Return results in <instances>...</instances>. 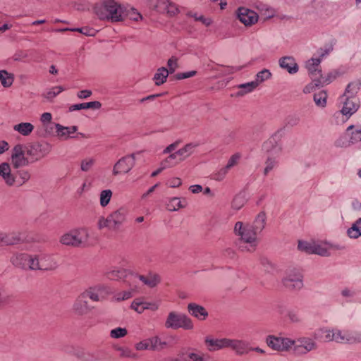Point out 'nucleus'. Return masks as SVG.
<instances>
[{
	"label": "nucleus",
	"instance_id": "nucleus-35",
	"mask_svg": "<svg viewBox=\"0 0 361 361\" xmlns=\"http://www.w3.org/2000/svg\"><path fill=\"white\" fill-rule=\"evenodd\" d=\"M13 130L23 136H27L33 131L34 126L30 123H20L15 125Z\"/></svg>",
	"mask_w": 361,
	"mask_h": 361
},
{
	"label": "nucleus",
	"instance_id": "nucleus-63",
	"mask_svg": "<svg viewBox=\"0 0 361 361\" xmlns=\"http://www.w3.org/2000/svg\"><path fill=\"white\" fill-rule=\"evenodd\" d=\"M313 82H314V84L313 83L308 84L304 87L303 92L305 94H308V93L312 92V91H314L315 87H318L322 84V80L319 79L317 81H313Z\"/></svg>",
	"mask_w": 361,
	"mask_h": 361
},
{
	"label": "nucleus",
	"instance_id": "nucleus-3",
	"mask_svg": "<svg viewBox=\"0 0 361 361\" xmlns=\"http://www.w3.org/2000/svg\"><path fill=\"white\" fill-rule=\"evenodd\" d=\"M127 211L124 208H119L106 217L100 216L97 221V227L99 230L106 229L111 232H117L121 228L126 219Z\"/></svg>",
	"mask_w": 361,
	"mask_h": 361
},
{
	"label": "nucleus",
	"instance_id": "nucleus-14",
	"mask_svg": "<svg viewBox=\"0 0 361 361\" xmlns=\"http://www.w3.org/2000/svg\"><path fill=\"white\" fill-rule=\"evenodd\" d=\"M135 154L122 157L115 164L113 169V174L116 176L122 172H129L135 166Z\"/></svg>",
	"mask_w": 361,
	"mask_h": 361
},
{
	"label": "nucleus",
	"instance_id": "nucleus-29",
	"mask_svg": "<svg viewBox=\"0 0 361 361\" xmlns=\"http://www.w3.org/2000/svg\"><path fill=\"white\" fill-rule=\"evenodd\" d=\"M228 348L235 350L237 354L242 355L247 352V343L242 340L228 338Z\"/></svg>",
	"mask_w": 361,
	"mask_h": 361
},
{
	"label": "nucleus",
	"instance_id": "nucleus-25",
	"mask_svg": "<svg viewBox=\"0 0 361 361\" xmlns=\"http://www.w3.org/2000/svg\"><path fill=\"white\" fill-rule=\"evenodd\" d=\"M188 311L191 316L199 320H204L208 317V312L206 309L194 302L188 305Z\"/></svg>",
	"mask_w": 361,
	"mask_h": 361
},
{
	"label": "nucleus",
	"instance_id": "nucleus-19",
	"mask_svg": "<svg viewBox=\"0 0 361 361\" xmlns=\"http://www.w3.org/2000/svg\"><path fill=\"white\" fill-rule=\"evenodd\" d=\"M204 345L209 352L218 351L228 348V338H215L208 336L204 338Z\"/></svg>",
	"mask_w": 361,
	"mask_h": 361
},
{
	"label": "nucleus",
	"instance_id": "nucleus-41",
	"mask_svg": "<svg viewBox=\"0 0 361 361\" xmlns=\"http://www.w3.org/2000/svg\"><path fill=\"white\" fill-rule=\"evenodd\" d=\"M186 205V201L180 200L179 197L171 198L169 203L167 204V208L170 211H176L180 208L185 207Z\"/></svg>",
	"mask_w": 361,
	"mask_h": 361
},
{
	"label": "nucleus",
	"instance_id": "nucleus-13",
	"mask_svg": "<svg viewBox=\"0 0 361 361\" xmlns=\"http://www.w3.org/2000/svg\"><path fill=\"white\" fill-rule=\"evenodd\" d=\"M340 102L343 103V106L341 111H336L334 114L335 117H339L342 115L345 116L346 118H348L351 115L355 113L359 108L357 99L355 98L341 97Z\"/></svg>",
	"mask_w": 361,
	"mask_h": 361
},
{
	"label": "nucleus",
	"instance_id": "nucleus-5",
	"mask_svg": "<svg viewBox=\"0 0 361 361\" xmlns=\"http://www.w3.org/2000/svg\"><path fill=\"white\" fill-rule=\"evenodd\" d=\"M89 233L84 228L73 229L64 233L60 238L63 245L75 247H86L88 244Z\"/></svg>",
	"mask_w": 361,
	"mask_h": 361
},
{
	"label": "nucleus",
	"instance_id": "nucleus-27",
	"mask_svg": "<svg viewBox=\"0 0 361 361\" xmlns=\"http://www.w3.org/2000/svg\"><path fill=\"white\" fill-rule=\"evenodd\" d=\"M19 241L20 238L16 233L0 231V247L16 245Z\"/></svg>",
	"mask_w": 361,
	"mask_h": 361
},
{
	"label": "nucleus",
	"instance_id": "nucleus-16",
	"mask_svg": "<svg viewBox=\"0 0 361 361\" xmlns=\"http://www.w3.org/2000/svg\"><path fill=\"white\" fill-rule=\"evenodd\" d=\"M238 19L245 26L256 23L259 16L256 12L245 7H240L236 11Z\"/></svg>",
	"mask_w": 361,
	"mask_h": 361
},
{
	"label": "nucleus",
	"instance_id": "nucleus-38",
	"mask_svg": "<svg viewBox=\"0 0 361 361\" xmlns=\"http://www.w3.org/2000/svg\"><path fill=\"white\" fill-rule=\"evenodd\" d=\"M347 233L350 238L356 239L361 235V218H359L353 224Z\"/></svg>",
	"mask_w": 361,
	"mask_h": 361
},
{
	"label": "nucleus",
	"instance_id": "nucleus-4",
	"mask_svg": "<svg viewBox=\"0 0 361 361\" xmlns=\"http://www.w3.org/2000/svg\"><path fill=\"white\" fill-rule=\"evenodd\" d=\"M235 233L240 235L241 240L246 244L245 246H240L242 250H246L247 252H253L257 245V233L252 228L251 226H244L240 221H238L234 227Z\"/></svg>",
	"mask_w": 361,
	"mask_h": 361
},
{
	"label": "nucleus",
	"instance_id": "nucleus-49",
	"mask_svg": "<svg viewBox=\"0 0 361 361\" xmlns=\"http://www.w3.org/2000/svg\"><path fill=\"white\" fill-rule=\"evenodd\" d=\"M314 244V241L307 242V241L299 240L298 245V248L300 251L305 252L308 254H313V251H314L313 245Z\"/></svg>",
	"mask_w": 361,
	"mask_h": 361
},
{
	"label": "nucleus",
	"instance_id": "nucleus-37",
	"mask_svg": "<svg viewBox=\"0 0 361 361\" xmlns=\"http://www.w3.org/2000/svg\"><path fill=\"white\" fill-rule=\"evenodd\" d=\"M130 286V290L119 292L116 294L115 298L117 300H128L133 296V293L136 292V286L133 284V281L128 282Z\"/></svg>",
	"mask_w": 361,
	"mask_h": 361
},
{
	"label": "nucleus",
	"instance_id": "nucleus-40",
	"mask_svg": "<svg viewBox=\"0 0 361 361\" xmlns=\"http://www.w3.org/2000/svg\"><path fill=\"white\" fill-rule=\"evenodd\" d=\"M257 82H255L254 80L240 84L238 86L239 91L238 92L237 94L238 96H243L245 94L252 92L255 88H257Z\"/></svg>",
	"mask_w": 361,
	"mask_h": 361
},
{
	"label": "nucleus",
	"instance_id": "nucleus-36",
	"mask_svg": "<svg viewBox=\"0 0 361 361\" xmlns=\"http://www.w3.org/2000/svg\"><path fill=\"white\" fill-rule=\"evenodd\" d=\"M169 74V71L164 67L159 68L154 74L153 80L157 85L164 84Z\"/></svg>",
	"mask_w": 361,
	"mask_h": 361
},
{
	"label": "nucleus",
	"instance_id": "nucleus-1",
	"mask_svg": "<svg viewBox=\"0 0 361 361\" xmlns=\"http://www.w3.org/2000/svg\"><path fill=\"white\" fill-rule=\"evenodd\" d=\"M94 11L100 19L113 22L122 20L124 15V8L115 0H104L95 5Z\"/></svg>",
	"mask_w": 361,
	"mask_h": 361
},
{
	"label": "nucleus",
	"instance_id": "nucleus-64",
	"mask_svg": "<svg viewBox=\"0 0 361 361\" xmlns=\"http://www.w3.org/2000/svg\"><path fill=\"white\" fill-rule=\"evenodd\" d=\"M196 74H197L196 71H188V72H185V73H177L176 75V78L178 80H183V79H186V78L193 77Z\"/></svg>",
	"mask_w": 361,
	"mask_h": 361
},
{
	"label": "nucleus",
	"instance_id": "nucleus-48",
	"mask_svg": "<svg viewBox=\"0 0 361 361\" xmlns=\"http://www.w3.org/2000/svg\"><path fill=\"white\" fill-rule=\"evenodd\" d=\"M355 128V130L351 133L350 141L353 143L360 142L361 141V126H358L355 127L354 126H350L347 130L349 131L352 129Z\"/></svg>",
	"mask_w": 361,
	"mask_h": 361
},
{
	"label": "nucleus",
	"instance_id": "nucleus-51",
	"mask_svg": "<svg viewBox=\"0 0 361 361\" xmlns=\"http://www.w3.org/2000/svg\"><path fill=\"white\" fill-rule=\"evenodd\" d=\"M116 350L119 353V356L123 358H134L136 355L127 347L118 346Z\"/></svg>",
	"mask_w": 361,
	"mask_h": 361
},
{
	"label": "nucleus",
	"instance_id": "nucleus-34",
	"mask_svg": "<svg viewBox=\"0 0 361 361\" xmlns=\"http://www.w3.org/2000/svg\"><path fill=\"white\" fill-rule=\"evenodd\" d=\"M265 224L266 214L264 212H260L255 218L253 223V226H252L251 227L255 231V233L258 234L262 231L265 226Z\"/></svg>",
	"mask_w": 361,
	"mask_h": 361
},
{
	"label": "nucleus",
	"instance_id": "nucleus-58",
	"mask_svg": "<svg viewBox=\"0 0 361 361\" xmlns=\"http://www.w3.org/2000/svg\"><path fill=\"white\" fill-rule=\"evenodd\" d=\"M229 169L225 166L224 167L219 169L216 173L213 174V179L215 180L221 181L224 179L227 175Z\"/></svg>",
	"mask_w": 361,
	"mask_h": 361
},
{
	"label": "nucleus",
	"instance_id": "nucleus-7",
	"mask_svg": "<svg viewBox=\"0 0 361 361\" xmlns=\"http://www.w3.org/2000/svg\"><path fill=\"white\" fill-rule=\"evenodd\" d=\"M303 276L301 269L293 268L286 272L283 279V284L285 287L293 290H299L303 287Z\"/></svg>",
	"mask_w": 361,
	"mask_h": 361
},
{
	"label": "nucleus",
	"instance_id": "nucleus-30",
	"mask_svg": "<svg viewBox=\"0 0 361 361\" xmlns=\"http://www.w3.org/2000/svg\"><path fill=\"white\" fill-rule=\"evenodd\" d=\"M198 145V143L190 142L185 145L183 148L177 150L176 154H178V161H183L190 157L195 152V148Z\"/></svg>",
	"mask_w": 361,
	"mask_h": 361
},
{
	"label": "nucleus",
	"instance_id": "nucleus-50",
	"mask_svg": "<svg viewBox=\"0 0 361 361\" xmlns=\"http://www.w3.org/2000/svg\"><path fill=\"white\" fill-rule=\"evenodd\" d=\"M245 202L246 200L245 195L240 193L233 198L232 202V207L235 210H238L243 207Z\"/></svg>",
	"mask_w": 361,
	"mask_h": 361
},
{
	"label": "nucleus",
	"instance_id": "nucleus-6",
	"mask_svg": "<svg viewBox=\"0 0 361 361\" xmlns=\"http://www.w3.org/2000/svg\"><path fill=\"white\" fill-rule=\"evenodd\" d=\"M165 327L167 329L192 330L194 328L192 320L186 314L177 312L169 313L165 322Z\"/></svg>",
	"mask_w": 361,
	"mask_h": 361
},
{
	"label": "nucleus",
	"instance_id": "nucleus-23",
	"mask_svg": "<svg viewBox=\"0 0 361 361\" xmlns=\"http://www.w3.org/2000/svg\"><path fill=\"white\" fill-rule=\"evenodd\" d=\"M130 275L133 274L129 273L126 269L117 268H114L105 273V276L110 280H120L126 278L127 282L133 280V278H130Z\"/></svg>",
	"mask_w": 361,
	"mask_h": 361
},
{
	"label": "nucleus",
	"instance_id": "nucleus-47",
	"mask_svg": "<svg viewBox=\"0 0 361 361\" xmlns=\"http://www.w3.org/2000/svg\"><path fill=\"white\" fill-rule=\"evenodd\" d=\"M55 127L56 130V135L59 137L63 140H67L70 137H74V136L71 135L66 127H64L59 123L55 124Z\"/></svg>",
	"mask_w": 361,
	"mask_h": 361
},
{
	"label": "nucleus",
	"instance_id": "nucleus-43",
	"mask_svg": "<svg viewBox=\"0 0 361 361\" xmlns=\"http://www.w3.org/2000/svg\"><path fill=\"white\" fill-rule=\"evenodd\" d=\"M63 90L64 88L63 87L55 86L45 91L43 93V97H45L47 100L51 101Z\"/></svg>",
	"mask_w": 361,
	"mask_h": 361
},
{
	"label": "nucleus",
	"instance_id": "nucleus-32",
	"mask_svg": "<svg viewBox=\"0 0 361 361\" xmlns=\"http://www.w3.org/2000/svg\"><path fill=\"white\" fill-rule=\"evenodd\" d=\"M361 82L359 80L350 82L345 88L344 94L341 97L354 98L360 90Z\"/></svg>",
	"mask_w": 361,
	"mask_h": 361
},
{
	"label": "nucleus",
	"instance_id": "nucleus-31",
	"mask_svg": "<svg viewBox=\"0 0 361 361\" xmlns=\"http://www.w3.org/2000/svg\"><path fill=\"white\" fill-rule=\"evenodd\" d=\"M102 106V104L98 101L90 102L87 103L75 104L69 107L70 111H78L80 109H99Z\"/></svg>",
	"mask_w": 361,
	"mask_h": 361
},
{
	"label": "nucleus",
	"instance_id": "nucleus-12",
	"mask_svg": "<svg viewBox=\"0 0 361 361\" xmlns=\"http://www.w3.org/2000/svg\"><path fill=\"white\" fill-rule=\"evenodd\" d=\"M266 342L269 347L277 351L288 350L293 348L294 344L293 339L288 338L276 337L274 336H269L267 338Z\"/></svg>",
	"mask_w": 361,
	"mask_h": 361
},
{
	"label": "nucleus",
	"instance_id": "nucleus-55",
	"mask_svg": "<svg viewBox=\"0 0 361 361\" xmlns=\"http://www.w3.org/2000/svg\"><path fill=\"white\" fill-rule=\"evenodd\" d=\"M17 177L18 181H19L20 185H22L23 184L25 183L27 181L29 180V179L31 177V175L27 170L21 169L17 171Z\"/></svg>",
	"mask_w": 361,
	"mask_h": 361
},
{
	"label": "nucleus",
	"instance_id": "nucleus-9",
	"mask_svg": "<svg viewBox=\"0 0 361 361\" xmlns=\"http://www.w3.org/2000/svg\"><path fill=\"white\" fill-rule=\"evenodd\" d=\"M58 267L57 262L53 257L40 254L34 256V264H32V270L51 271Z\"/></svg>",
	"mask_w": 361,
	"mask_h": 361
},
{
	"label": "nucleus",
	"instance_id": "nucleus-11",
	"mask_svg": "<svg viewBox=\"0 0 361 361\" xmlns=\"http://www.w3.org/2000/svg\"><path fill=\"white\" fill-rule=\"evenodd\" d=\"M51 151V145L47 142H36L27 145V156L33 161H38L47 156Z\"/></svg>",
	"mask_w": 361,
	"mask_h": 361
},
{
	"label": "nucleus",
	"instance_id": "nucleus-39",
	"mask_svg": "<svg viewBox=\"0 0 361 361\" xmlns=\"http://www.w3.org/2000/svg\"><path fill=\"white\" fill-rule=\"evenodd\" d=\"M313 100L318 107L324 108L327 104V93L326 91H320L314 94Z\"/></svg>",
	"mask_w": 361,
	"mask_h": 361
},
{
	"label": "nucleus",
	"instance_id": "nucleus-57",
	"mask_svg": "<svg viewBox=\"0 0 361 361\" xmlns=\"http://www.w3.org/2000/svg\"><path fill=\"white\" fill-rule=\"evenodd\" d=\"M95 163V159L93 158H86L81 161L80 169L82 171L87 172L90 170Z\"/></svg>",
	"mask_w": 361,
	"mask_h": 361
},
{
	"label": "nucleus",
	"instance_id": "nucleus-18",
	"mask_svg": "<svg viewBox=\"0 0 361 361\" xmlns=\"http://www.w3.org/2000/svg\"><path fill=\"white\" fill-rule=\"evenodd\" d=\"M11 262L16 267L24 269H32V264H34V256L25 253L15 254L11 257Z\"/></svg>",
	"mask_w": 361,
	"mask_h": 361
},
{
	"label": "nucleus",
	"instance_id": "nucleus-20",
	"mask_svg": "<svg viewBox=\"0 0 361 361\" xmlns=\"http://www.w3.org/2000/svg\"><path fill=\"white\" fill-rule=\"evenodd\" d=\"M321 59L312 58L306 62L305 67L313 81L322 78V70L319 68Z\"/></svg>",
	"mask_w": 361,
	"mask_h": 361
},
{
	"label": "nucleus",
	"instance_id": "nucleus-52",
	"mask_svg": "<svg viewBox=\"0 0 361 361\" xmlns=\"http://www.w3.org/2000/svg\"><path fill=\"white\" fill-rule=\"evenodd\" d=\"M91 288L93 290L97 291L102 299L111 293V290L109 286L102 284H99Z\"/></svg>",
	"mask_w": 361,
	"mask_h": 361
},
{
	"label": "nucleus",
	"instance_id": "nucleus-60",
	"mask_svg": "<svg viewBox=\"0 0 361 361\" xmlns=\"http://www.w3.org/2000/svg\"><path fill=\"white\" fill-rule=\"evenodd\" d=\"M240 157H241V156L239 153H235V154H233L230 157V159L228 161L227 164L226 165L227 169H228L230 170L231 168L236 166L238 164V163L239 162Z\"/></svg>",
	"mask_w": 361,
	"mask_h": 361
},
{
	"label": "nucleus",
	"instance_id": "nucleus-54",
	"mask_svg": "<svg viewBox=\"0 0 361 361\" xmlns=\"http://www.w3.org/2000/svg\"><path fill=\"white\" fill-rule=\"evenodd\" d=\"M127 334L128 331L126 328L117 327L111 329L109 335L112 338H121L125 337Z\"/></svg>",
	"mask_w": 361,
	"mask_h": 361
},
{
	"label": "nucleus",
	"instance_id": "nucleus-61",
	"mask_svg": "<svg viewBox=\"0 0 361 361\" xmlns=\"http://www.w3.org/2000/svg\"><path fill=\"white\" fill-rule=\"evenodd\" d=\"M287 317L291 323H300L302 319L299 313L294 310H290L288 312Z\"/></svg>",
	"mask_w": 361,
	"mask_h": 361
},
{
	"label": "nucleus",
	"instance_id": "nucleus-42",
	"mask_svg": "<svg viewBox=\"0 0 361 361\" xmlns=\"http://www.w3.org/2000/svg\"><path fill=\"white\" fill-rule=\"evenodd\" d=\"M346 343H356L361 342V332L360 331H346L345 334Z\"/></svg>",
	"mask_w": 361,
	"mask_h": 361
},
{
	"label": "nucleus",
	"instance_id": "nucleus-28",
	"mask_svg": "<svg viewBox=\"0 0 361 361\" xmlns=\"http://www.w3.org/2000/svg\"><path fill=\"white\" fill-rule=\"evenodd\" d=\"M0 176L4 180L5 183L11 186L15 183V177L11 172L10 165L8 163L0 164Z\"/></svg>",
	"mask_w": 361,
	"mask_h": 361
},
{
	"label": "nucleus",
	"instance_id": "nucleus-44",
	"mask_svg": "<svg viewBox=\"0 0 361 361\" xmlns=\"http://www.w3.org/2000/svg\"><path fill=\"white\" fill-rule=\"evenodd\" d=\"M0 81L4 87H8L13 82V77L12 74L8 73L6 71H0Z\"/></svg>",
	"mask_w": 361,
	"mask_h": 361
},
{
	"label": "nucleus",
	"instance_id": "nucleus-62",
	"mask_svg": "<svg viewBox=\"0 0 361 361\" xmlns=\"http://www.w3.org/2000/svg\"><path fill=\"white\" fill-rule=\"evenodd\" d=\"M149 341L150 346L153 349L158 348H162L163 346L166 344L164 342H162L161 340L157 336L151 338L149 339Z\"/></svg>",
	"mask_w": 361,
	"mask_h": 361
},
{
	"label": "nucleus",
	"instance_id": "nucleus-33",
	"mask_svg": "<svg viewBox=\"0 0 361 361\" xmlns=\"http://www.w3.org/2000/svg\"><path fill=\"white\" fill-rule=\"evenodd\" d=\"M322 338L324 341L329 342L334 341V329H319L314 332V338Z\"/></svg>",
	"mask_w": 361,
	"mask_h": 361
},
{
	"label": "nucleus",
	"instance_id": "nucleus-24",
	"mask_svg": "<svg viewBox=\"0 0 361 361\" xmlns=\"http://www.w3.org/2000/svg\"><path fill=\"white\" fill-rule=\"evenodd\" d=\"M73 310L78 315H83L89 312L90 307L87 305V298L83 293H81L75 300Z\"/></svg>",
	"mask_w": 361,
	"mask_h": 361
},
{
	"label": "nucleus",
	"instance_id": "nucleus-26",
	"mask_svg": "<svg viewBox=\"0 0 361 361\" xmlns=\"http://www.w3.org/2000/svg\"><path fill=\"white\" fill-rule=\"evenodd\" d=\"M130 278L133 279V282H135L137 279H139L145 285L151 288L156 286L160 281L159 276L157 274L152 273L149 274L147 276L130 275Z\"/></svg>",
	"mask_w": 361,
	"mask_h": 361
},
{
	"label": "nucleus",
	"instance_id": "nucleus-17",
	"mask_svg": "<svg viewBox=\"0 0 361 361\" xmlns=\"http://www.w3.org/2000/svg\"><path fill=\"white\" fill-rule=\"evenodd\" d=\"M313 247V254L323 257L329 256L331 255V250H337L342 248L338 245L332 244L327 241H314Z\"/></svg>",
	"mask_w": 361,
	"mask_h": 361
},
{
	"label": "nucleus",
	"instance_id": "nucleus-15",
	"mask_svg": "<svg viewBox=\"0 0 361 361\" xmlns=\"http://www.w3.org/2000/svg\"><path fill=\"white\" fill-rule=\"evenodd\" d=\"M295 352L299 354H306L308 352L316 348V343L311 338L300 337L298 339L293 340Z\"/></svg>",
	"mask_w": 361,
	"mask_h": 361
},
{
	"label": "nucleus",
	"instance_id": "nucleus-45",
	"mask_svg": "<svg viewBox=\"0 0 361 361\" xmlns=\"http://www.w3.org/2000/svg\"><path fill=\"white\" fill-rule=\"evenodd\" d=\"M271 77V73L270 72V71L264 68L257 73L254 82H257V86H258L260 83L267 80Z\"/></svg>",
	"mask_w": 361,
	"mask_h": 361
},
{
	"label": "nucleus",
	"instance_id": "nucleus-22",
	"mask_svg": "<svg viewBox=\"0 0 361 361\" xmlns=\"http://www.w3.org/2000/svg\"><path fill=\"white\" fill-rule=\"evenodd\" d=\"M131 308L137 313L141 314L145 310L156 311L159 308V305L155 302H149L141 299H135L131 304Z\"/></svg>",
	"mask_w": 361,
	"mask_h": 361
},
{
	"label": "nucleus",
	"instance_id": "nucleus-2",
	"mask_svg": "<svg viewBox=\"0 0 361 361\" xmlns=\"http://www.w3.org/2000/svg\"><path fill=\"white\" fill-rule=\"evenodd\" d=\"M262 149L267 153V157L264 162V175L267 176L279 164L278 158L282 152V146L279 142L277 136H273L264 142Z\"/></svg>",
	"mask_w": 361,
	"mask_h": 361
},
{
	"label": "nucleus",
	"instance_id": "nucleus-56",
	"mask_svg": "<svg viewBox=\"0 0 361 361\" xmlns=\"http://www.w3.org/2000/svg\"><path fill=\"white\" fill-rule=\"evenodd\" d=\"M82 293L85 295L87 299L89 298L92 301L98 302L103 300L101 295L97 291L93 290L91 287Z\"/></svg>",
	"mask_w": 361,
	"mask_h": 361
},
{
	"label": "nucleus",
	"instance_id": "nucleus-53",
	"mask_svg": "<svg viewBox=\"0 0 361 361\" xmlns=\"http://www.w3.org/2000/svg\"><path fill=\"white\" fill-rule=\"evenodd\" d=\"M124 14L134 21L137 22L142 19V16L134 8H130L128 10L124 9Z\"/></svg>",
	"mask_w": 361,
	"mask_h": 361
},
{
	"label": "nucleus",
	"instance_id": "nucleus-8",
	"mask_svg": "<svg viewBox=\"0 0 361 361\" xmlns=\"http://www.w3.org/2000/svg\"><path fill=\"white\" fill-rule=\"evenodd\" d=\"M27 155V145L18 144L12 149L11 164L15 169L29 165V159Z\"/></svg>",
	"mask_w": 361,
	"mask_h": 361
},
{
	"label": "nucleus",
	"instance_id": "nucleus-59",
	"mask_svg": "<svg viewBox=\"0 0 361 361\" xmlns=\"http://www.w3.org/2000/svg\"><path fill=\"white\" fill-rule=\"evenodd\" d=\"M345 334L346 331H341L338 329H334V341L341 343H346Z\"/></svg>",
	"mask_w": 361,
	"mask_h": 361
},
{
	"label": "nucleus",
	"instance_id": "nucleus-46",
	"mask_svg": "<svg viewBox=\"0 0 361 361\" xmlns=\"http://www.w3.org/2000/svg\"><path fill=\"white\" fill-rule=\"evenodd\" d=\"M112 192L111 190H104L100 192L99 203L102 207L107 206L111 199Z\"/></svg>",
	"mask_w": 361,
	"mask_h": 361
},
{
	"label": "nucleus",
	"instance_id": "nucleus-21",
	"mask_svg": "<svg viewBox=\"0 0 361 361\" xmlns=\"http://www.w3.org/2000/svg\"><path fill=\"white\" fill-rule=\"evenodd\" d=\"M279 66L288 73L293 75L298 72L299 67L293 56H286L279 59Z\"/></svg>",
	"mask_w": 361,
	"mask_h": 361
},
{
	"label": "nucleus",
	"instance_id": "nucleus-10",
	"mask_svg": "<svg viewBox=\"0 0 361 361\" xmlns=\"http://www.w3.org/2000/svg\"><path fill=\"white\" fill-rule=\"evenodd\" d=\"M148 5L150 8L159 13H166L170 16H175L178 13L177 6L169 0H148Z\"/></svg>",
	"mask_w": 361,
	"mask_h": 361
}]
</instances>
